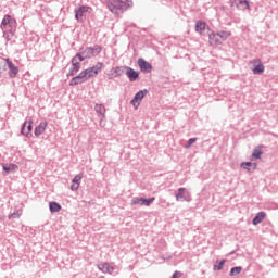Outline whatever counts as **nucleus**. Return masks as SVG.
Masks as SVG:
<instances>
[{
    "label": "nucleus",
    "instance_id": "6e6552de",
    "mask_svg": "<svg viewBox=\"0 0 278 278\" xmlns=\"http://www.w3.org/2000/svg\"><path fill=\"white\" fill-rule=\"evenodd\" d=\"M230 5L231 8H237V10H251L247 0H230Z\"/></svg>",
    "mask_w": 278,
    "mask_h": 278
},
{
    "label": "nucleus",
    "instance_id": "f8f14e48",
    "mask_svg": "<svg viewBox=\"0 0 278 278\" xmlns=\"http://www.w3.org/2000/svg\"><path fill=\"white\" fill-rule=\"evenodd\" d=\"M138 66L142 73H151V71H153L151 63L147 62L144 59L138 60Z\"/></svg>",
    "mask_w": 278,
    "mask_h": 278
},
{
    "label": "nucleus",
    "instance_id": "c756f323",
    "mask_svg": "<svg viewBox=\"0 0 278 278\" xmlns=\"http://www.w3.org/2000/svg\"><path fill=\"white\" fill-rule=\"evenodd\" d=\"M252 157H254V160H260V157H262V150L255 149L252 153Z\"/></svg>",
    "mask_w": 278,
    "mask_h": 278
},
{
    "label": "nucleus",
    "instance_id": "c85d7f7f",
    "mask_svg": "<svg viewBox=\"0 0 278 278\" xmlns=\"http://www.w3.org/2000/svg\"><path fill=\"white\" fill-rule=\"evenodd\" d=\"M242 273V267H233L230 270V276L236 277V275H240Z\"/></svg>",
    "mask_w": 278,
    "mask_h": 278
},
{
    "label": "nucleus",
    "instance_id": "bb28decb",
    "mask_svg": "<svg viewBox=\"0 0 278 278\" xmlns=\"http://www.w3.org/2000/svg\"><path fill=\"white\" fill-rule=\"evenodd\" d=\"M217 35L219 36V38L222 40H227V38H229L231 36V31L222 30V31L217 33Z\"/></svg>",
    "mask_w": 278,
    "mask_h": 278
},
{
    "label": "nucleus",
    "instance_id": "dca6fc26",
    "mask_svg": "<svg viewBox=\"0 0 278 278\" xmlns=\"http://www.w3.org/2000/svg\"><path fill=\"white\" fill-rule=\"evenodd\" d=\"M176 201H190V193L186 191V188L178 189V193L176 194Z\"/></svg>",
    "mask_w": 278,
    "mask_h": 278
},
{
    "label": "nucleus",
    "instance_id": "20e7f679",
    "mask_svg": "<svg viewBox=\"0 0 278 278\" xmlns=\"http://www.w3.org/2000/svg\"><path fill=\"white\" fill-rule=\"evenodd\" d=\"M88 79H90V77L88 76V73L85 70L81 73H79L77 76L72 78L70 86H78V84H84V81H88Z\"/></svg>",
    "mask_w": 278,
    "mask_h": 278
},
{
    "label": "nucleus",
    "instance_id": "b1692460",
    "mask_svg": "<svg viewBox=\"0 0 278 278\" xmlns=\"http://www.w3.org/2000/svg\"><path fill=\"white\" fill-rule=\"evenodd\" d=\"M264 218H266V213L264 212L257 213V215L253 218V225H260V223H262Z\"/></svg>",
    "mask_w": 278,
    "mask_h": 278
},
{
    "label": "nucleus",
    "instance_id": "39448f33",
    "mask_svg": "<svg viewBox=\"0 0 278 278\" xmlns=\"http://www.w3.org/2000/svg\"><path fill=\"white\" fill-rule=\"evenodd\" d=\"M103 66H104L103 63L98 62L94 66L85 70V72H87V75L90 79L92 77H96V75H99V73L103 71Z\"/></svg>",
    "mask_w": 278,
    "mask_h": 278
},
{
    "label": "nucleus",
    "instance_id": "7c9ffc66",
    "mask_svg": "<svg viewBox=\"0 0 278 278\" xmlns=\"http://www.w3.org/2000/svg\"><path fill=\"white\" fill-rule=\"evenodd\" d=\"M226 260H222L218 265H214V270H223V266H225Z\"/></svg>",
    "mask_w": 278,
    "mask_h": 278
},
{
    "label": "nucleus",
    "instance_id": "4be33fe9",
    "mask_svg": "<svg viewBox=\"0 0 278 278\" xmlns=\"http://www.w3.org/2000/svg\"><path fill=\"white\" fill-rule=\"evenodd\" d=\"M49 124L47 122H41L36 128H35V136H42V132L47 130V126Z\"/></svg>",
    "mask_w": 278,
    "mask_h": 278
},
{
    "label": "nucleus",
    "instance_id": "5701e85b",
    "mask_svg": "<svg viewBox=\"0 0 278 278\" xmlns=\"http://www.w3.org/2000/svg\"><path fill=\"white\" fill-rule=\"evenodd\" d=\"M3 170H5V173H16V170H18V165L10 163V164H3L2 165Z\"/></svg>",
    "mask_w": 278,
    "mask_h": 278
},
{
    "label": "nucleus",
    "instance_id": "2f4dec72",
    "mask_svg": "<svg viewBox=\"0 0 278 278\" xmlns=\"http://www.w3.org/2000/svg\"><path fill=\"white\" fill-rule=\"evenodd\" d=\"M194 142H197V138H191L187 141V144L185 146V149H190L192 147V144H194Z\"/></svg>",
    "mask_w": 278,
    "mask_h": 278
},
{
    "label": "nucleus",
    "instance_id": "7ed1b4c3",
    "mask_svg": "<svg viewBox=\"0 0 278 278\" xmlns=\"http://www.w3.org/2000/svg\"><path fill=\"white\" fill-rule=\"evenodd\" d=\"M88 14H92V8L88 5H80L75 9V18L76 21H84L88 16Z\"/></svg>",
    "mask_w": 278,
    "mask_h": 278
},
{
    "label": "nucleus",
    "instance_id": "f704fd0d",
    "mask_svg": "<svg viewBox=\"0 0 278 278\" xmlns=\"http://www.w3.org/2000/svg\"><path fill=\"white\" fill-rule=\"evenodd\" d=\"M255 168H256V165L254 164L253 170H255Z\"/></svg>",
    "mask_w": 278,
    "mask_h": 278
},
{
    "label": "nucleus",
    "instance_id": "2eb2a0df",
    "mask_svg": "<svg viewBox=\"0 0 278 278\" xmlns=\"http://www.w3.org/2000/svg\"><path fill=\"white\" fill-rule=\"evenodd\" d=\"M81 62H84V59L81 58V54L77 53L73 59H72V66L74 71L77 73L79 68H81Z\"/></svg>",
    "mask_w": 278,
    "mask_h": 278
},
{
    "label": "nucleus",
    "instance_id": "72a5a7b5",
    "mask_svg": "<svg viewBox=\"0 0 278 278\" xmlns=\"http://www.w3.org/2000/svg\"><path fill=\"white\" fill-rule=\"evenodd\" d=\"M181 277H184V273L181 271H175L172 276V278H181Z\"/></svg>",
    "mask_w": 278,
    "mask_h": 278
},
{
    "label": "nucleus",
    "instance_id": "0eeeda50",
    "mask_svg": "<svg viewBox=\"0 0 278 278\" xmlns=\"http://www.w3.org/2000/svg\"><path fill=\"white\" fill-rule=\"evenodd\" d=\"M147 90H141L135 94V98L131 100V105L135 108V110H138L140 108V102L144 97H147Z\"/></svg>",
    "mask_w": 278,
    "mask_h": 278
},
{
    "label": "nucleus",
    "instance_id": "aec40b11",
    "mask_svg": "<svg viewBox=\"0 0 278 278\" xmlns=\"http://www.w3.org/2000/svg\"><path fill=\"white\" fill-rule=\"evenodd\" d=\"M83 60H88L89 58H92V48L86 47L83 48L80 53H78Z\"/></svg>",
    "mask_w": 278,
    "mask_h": 278
},
{
    "label": "nucleus",
    "instance_id": "f03ea898",
    "mask_svg": "<svg viewBox=\"0 0 278 278\" xmlns=\"http://www.w3.org/2000/svg\"><path fill=\"white\" fill-rule=\"evenodd\" d=\"M1 29H4V38L11 40L16 31V20L12 18L10 15H4L1 22Z\"/></svg>",
    "mask_w": 278,
    "mask_h": 278
},
{
    "label": "nucleus",
    "instance_id": "9b49d317",
    "mask_svg": "<svg viewBox=\"0 0 278 278\" xmlns=\"http://www.w3.org/2000/svg\"><path fill=\"white\" fill-rule=\"evenodd\" d=\"M195 31L200 34V36H206L210 28L204 22L199 21L195 23Z\"/></svg>",
    "mask_w": 278,
    "mask_h": 278
},
{
    "label": "nucleus",
    "instance_id": "6ab92c4d",
    "mask_svg": "<svg viewBox=\"0 0 278 278\" xmlns=\"http://www.w3.org/2000/svg\"><path fill=\"white\" fill-rule=\"evenodd\" d=\"M99 270H101V273L104 274H109L112 275V273H114V267H112L110 264L108 263H101L98 265Z\"/></svg>",
    "mask_w": 278,
    "mask_h": 278
},
{
    "label": "nucleus",
    "instance_id": "a878e982",
    "mask_svg": "<svg viewBox=\"0 0 278 278\" xmlns=\"http://www.w3.org/2000/svg\"><path fill=\"white\" fill-rule=\"evenodd\" d=\"M49 207L50 212H60V210H62V205L58 202H50Z\"/></svg>",
    "mask_w": 278,
    "mask_h": 278
},
{
    "label": "nucleus",
    "instance_id": "1a4fd4ad",
    "mask_svg": "<svg viewBox=\"0 0 278 278\" xmlns=\"http://www.w3.org/2000/svg\"><path fill=\"white\" fill-rule=\"evenodd\" d=\"M251 64L254 66L252 68L254 75H262V73H264V64H262L260 59L251 61Z\"/></svg>",
    "mask_w": 278,
    "mask_h": 278
},
{
    "label": "nucleus",
    "instance_id": "a211bd4d",
    "mask_svg": "<svg viewBox=\"0 0 278 278\" xmlns=\"http://www.w3.org/2000/svg\"><path fill=\"white\" fill-rule=\"evenodd\" d=\"M83 178H84V176L81 174L76 175L74 177V179L72 180L71 190H73V191L79 190V186L81 184Z\"/></svg>",
    "mask_w": 278,
    "mask_h": 278
},
{
    "label": "nucleus",
    "instance_id": "cd10ccee",
    "mask_svg": "<svg viewBox=\"0 0 278 278\" xmlns=\"http://www.w3.org/2000/svg\"><path fill=\"white\" fill-rule=\"evenodd\" d=\"M101 51H103V48H101V46H94L93 48H91V58H94V55H99Z\"/></svg>",
    "mask_w": 278,
    "mask_h": 278
},
{
    "label": "nucleus",
    "instance_id": "ddd939ff",
    "mask_svg": "<svg viewBox=\"0 0 278 278\" xmlns=\"http://www.w3.org/2000/svg\"><path fill=\"white\" fill-rule=\"evenodd\" d=\"M5 62L9 67V77H11V79H14V77H16V75H18V67L16 65H14V63H12V61H10V59H5Z\"/></svg>",
    "mask_w": 278,
    "mask_h": 278
},
{
    "label": "nucleus",
    "instance_id": "423d86ee",
    "mask_svg": "<svg viewBox=\"0 0 278 278\" xmlns=\"http://www.w3.org/2000/svg\"><path fill=\"white\" fill-rule=\"evenodd\" d=\"M155 201V198L144 199V198H132L130 205H146V207H149L151 203Z\"/></svg>",
    "mask_w": 278,
    "mask_h": 278
},
{
    "label": "nucleus",
    "instance_id": "393cba45",
    "mask_svg": "<svg viewBox=\"0 0 278 278\" xmlns=\"http://www.w3.org/2000/svg\"><path fill=\"white\" fill-rule=\"evenodd\" d=\"M94 110L100 116L105 117V106L103 104H96Z\"/></svg>",
    "mask_w": 278,
    "mask_h": 278
},
{
    "label": "nucleus",
    "instance_id": "f3484780",
    "mask_svg": "<svg viewBox=\"0 0 278 278\" xmlns=\"http://www.w3.org/2000/svg\"><path fill=\"white\" fill-rule=\"evenodd\" d=\"M126 68V75L130 81H136L138 77H140V73L136 72L131 67H125Z\"/></svg>",
    "mask_w": 278,
    "mask_h": 278
},
{
    "label": "nucleus",
    "instance_id": "412c9836",
    "mask_svg": "<svg viewBox=\"0 0 278 278\" xmlns=\"http://www.w3.org/2000/svg\"><path fill=\"white\" fill-rule=\"evenodd\" d=\"M219 38H220L219 35L215 34V33L208 35L210 45H212L213 47H216L217 45H220L222 41H220Z\"/></svg>",
    "mask_w": 278,
    "mask_h": 278
},
{
    "label": "nucleus",
    "instance_id": "f257e3e1",
    "mask_svg": "<svg viewBox=\"0 0 278 278\" xmlns=\"http://www.w3.org/2000/svg\"><path fill=\"white\" fill-rule=\"evenodd\" d=\"M131 0H108L106 5L112 14L119 16L123 12H127L128 8H131Z\"/></svg>",
    "mask_w": 278,
    "mask_h": 278
},
{
    "label": "nucleus",
    "instance_id": "4468645a",
    "mask_svg": "<svg viewBox=\"0 0 278 278\" xmlns=\"http://www.w3.org/2000/svg\"><path fill=\"white\" fill-rule=\"evenodd\" d=\"M123 75V67H113L106 73L108 79H114L116 77H121Z\"/></svg>",
    "mask_w": 278,
    "mask_h": 278
},
{
    "label": "nucleus",
    "instance_id": "9d476101",
    "mask_svg": "<svg viewBox=\"0 0 278 278\" xmlns=\"http://www.w3.org/2000/svg\"><path fill=\"white\" fill-rule=\"evenodd\" d=\"M34 122L28 121L25 122L22 126V134L23 136H26V138H31V129H34Z\"/></svg>",
    "mask_w": 278,
    "mask_h": 278
},
{
    "label": "nucleus",
    "instance_id": "473e14b6",
    "mask_svg": "<svg viewBox=\"0 0 278 278\" xmlns=\"http://www.w3.org/2000/svg\"><path fill=\"white\" fill-rule=\"evenodd\" d=\"M251 166H253V163H251V162H244L241 164V167L244 168L245 170H249V168H251Z\"/></svg>",
    "mask_w": 278,
    "mask_h": 278
}]
</instances>
